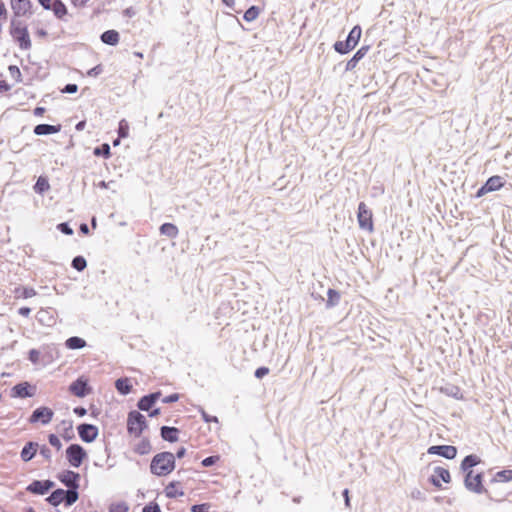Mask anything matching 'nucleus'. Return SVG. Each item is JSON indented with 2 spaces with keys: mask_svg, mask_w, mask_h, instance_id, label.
Here are the masks:
<instances>
[{
  "mask_svg": "<svg viewBox=\"0 0 512 512\" xmlns=\"http://www.w3.org/2000/svg\"><path fill=\"white\" fill-rule=\"evenodd\" d=\"M175 468V456L171 452H161L156 454L150 465V470L154 475L166 476Z\"/></svg>",
  "mask_w": 512,
  "mask_h": 512,
  "instance_id": "1",
  "label": "nucleus"
},
{
  "mask_svg": "<svg viewBox=\"0 0 512 512\" xmlns=\"http://www.w3.org/2000/svg\"><path fill=\"white\" fill-rule=\"evenodd\" d=\"M361 35V27L359 25L354 26L349 32L348 37L345 41H337L334 44L335 51L340 54H347L357 46L361 38Z\"/></svg>",
  "mask_w": 512,
  "mask_h": 512,
  "instance_id": "2",
  "label": "nucleus"
},
{
  "mask_svg": "<svg viewBox=\"0 0 512 512\" xmlns=\"http://www.w3.org/2000/svg\"><path fill=\"white\" fill-rule=\"evenodd\" d=\"M147 428V422L144 415L138 411H131L127 417V432L130 436L138 438Z\"/></svg>",
  "mask_w": 512,
  "mask_h": 512,
  "instance_id": "3",
  "label": "nucleus"
},
{
  "mask_svg": "<svg viewBox=\"0 0 512 512\" xmlns=\"http://www.w3.org/2000/svg\"><path fill=\"white\" fill-rule=\"evenodd\" d=\"M10 34L15 41L18 42L21 49H30L31 48V39L28 33V29L26 25L22 22H11Z\"/></svg>",
  "mask_w": 512,
  "mask_h": 512,
  "instance_id": "4",
  "label": "nucleus"
},
{
  "mask_svg": "<svg viewBox=\"0 0 512 512\" xmlns=\"http://www.w3.org/2000/svg\"><path fill=\"white\" fill-rule=\"evenodd\" d=\"M357 220L360 229L369 233L374 231L373 213L364 202L358 205Z\"/></svg>",
  "mask_w": 512,
  "mask_h": 512,
  "instance_id": "5",
  "label": "nucleus"
},
{
  "mask_svg": "<svg viewBox=\"0 0 512 512\" xmlns=\"http://www.w3.org/2000/svg\"><path fill=\"white\" fill-rule=\"evenodd\" d=\"M87 458V453L79 444H71L66 449V459L70 466L78 468Z\"/></svg>",
  "mask_w": 512,
  "mask_h": 512,
  "instance_id": "6",
  "label": "nucleus"
},
{
  "mask_svg": "<svg viewBox=\"0 0 512 512\" xmlns=\"http://www.w3.org/2000/svg\"><path fill=\"white\" fill-rule=\"evenodd\" d=\"M54 412L51 408L42 406L33 411L31 416L29 417V423L36 424L41 423L46 425L51 422L53 419Z\"/></svg>",
  "mask_w": 512,
  "mask_h": 512,
  "instance_id": "7",
  "label": "nucleus"
},
{
  "mask_svg": "<svg viewBox=\"0 0 512 512\" xmlns=\"http://www.w3.org/2000/svg\"><path fill=\"white\" fill-rule=\"evenodd\" d=\"M465 486L467 489L475 493H482L484 491V487L482 485V474L474 473V471L469 470L465 477Z\"/></svg>",
  "mask_w": 512,
  "mask_h": 512,
  "instance_id": "8",
  "label": "nucleus"
},
{
  "mask_svg": "<svg viewBox=\"0 0 512 512\" xmlns=\"http://www.w3.org/2000/svg\"><path fill=\"white\" fill-rule=\"evenodd\" d=\"M432 455H439L447 459H454L457 455V449L452 445H435L428 448L427 451Z\"/></svg>",
  "mask_w": 512,
  "mask_h": 512,
  "instance_id": "9",
  "label": "nucleus"
},
{
  "mask_svg": "<svg viewBox=\"0 0 512 512\" xmlns=\"http://www.w3.org/2000/svg\"><path fill=\"white\" fill-rule=\"evenodd\" d=\"M10 5L16 17L26 16L31 13V0H11Z\"/></svg>",
  "mask_w": 512,
  "mask_h": 512,
  "instance_id": "10",
  "label": "nucleus"
},
{
  "mask_svg": "<svg viewBox=\"0 0 512 512\" xmlns=\"http://www.w3.org/2000/svg\"><path fill=\"white\" fill-rule=\"evenodd\" d=\"M431 483L438 489L442 488L441 482L450 483L451 475L449 470L443 467H436L430 478Z\"/></svg>",
  "mask_w": 512,
  "mask_h": 512,
  "instance_id": "11",
  "label": "nucleus"
},
{
  "mask_svg": "<svg viewBox=\"0 0 512 512\" xmlns=\"http://www.w3.org/2000/svg\"><path fill=\"white\" fill-rule=\"evenodd\" d=\"M79 437L87 443L94 441L98 435V429L91 424H81L78 426Z\"/></svg>",
  "mask_w": 512,
  "mask_h": 512,
  "instance_id": "12",
  "label": "nucleus"
},
{
  "mask_svg": "<svg viewBox=\"0 0 512 512\" xmlns=\"http://www.w3.org/2000/svg\"><path fill=\"white\" fill-rule=\"evenodd\" d=\"M53 485H54V483L50 480H45V481L35 480L27 487V490L34 494L43 495L46 492H48L53 487Z\"/></svg>",
  "mask_w": 512,
  "mask_h": 512,
  "instance_id": "13",
  "label": "nucleus"
},
{
  "mask_svg": "<svg viewBox=\"0 0 512 512\" xmlns=\"http://www.w3.org/2000/svg\"><path fill=\"white\" fill-rule=\"evenodd\" d=\"M79 474L73 471H65L63 472L59 479L60 481L67 487L71 489H77L78 488V481H79Z\"/></svg>",
  "mask_w": 512,
  "mask_h": 512,
  "instance_id": "14",
  "label": "nucleus"
},
{
  "mask_svg": "<svg viewBox=\"0 0 512 512\" xmlns=\"http://www.w3.org/2000/svg\"><path fill=\"white\" fill-rule=\"evenodd\" d=\"M53 12L55 17L58 19H64L68 14V9L66 5L61 0H53L49 5L48 9Z\"/></svg>",
  "mask_w": 512,
  "mask_h": 512,
  "instance_id": "15",
  "label": "nucleus"
},
{
  "mask_svg": "<svg viewBox=\"0 0 512 512\" xmlns=\"http://www.w3.org/2000/svg\"><path fill=\"white\" fill-rule=\"evenodd\" d=\"M369 46H362L357 52L353 55V57L346 64V71H353L358 62L367 54L369 51Z\"/></svg>",
  "mask_w": 512,
  "mask_h": 512,
  "instance_id": "16",
  "label": "nucleus"
},
{
  "mask_svg": "<svg viewBox=\"0 0 512 512\" xmlns=\"http://www.w3.org/2000/svg\"><path fill=\"white\" fill-rule=\"evenodd\" d=\"M36 392V386H14L11 390V396L13 397H31Z\"/></svg>",
  "mask_w": 512,
  "mask_h": 512,
  "instance_id": "17",
  "label": "nucleus"
},
{
  "mask_svg": "<svg viewBox=\"0 0 512 512\" xmlns=\"http://www.w3.org/2000/svg\"><path fill=\"white\" fill-rule=\"evenodd\" d=\"M168 498H177L184 495L180 482H170L164 489Z\"/></svg>",
  "mask_w": 512,
  "mask_h": 512,
  "instance_id": "18",
  "label": "nucleus"
},
{
  "mask_svg": "<svg viewBox=\"0 0 512 512\" xmlns=\"http://www.w3.org/2000/svg\"><path fill=\"white\" fill-rule=\"evenodd\" d=\"M37 449H38L37 443H35V442L26 443V445L23 447V449L21 451V459L24 462L30 461L35 456Z\"/></svg>",
  "mask_w": 512,
  "mask_h": 512,
  "instance_id": "19",
  "label": "nucleus"
},
{
  "mask_svg": "<svg viewBox=\"0 0 512 512\" xmlns=\"http://www.w3.org/2000/svg\"><path fill=\"white\" fill-rule=\"evenodd\" d=\"M160 395V393H153L142 397L138 403L139 409L143 411H148L156 402V400L160 397Z\"/></svg>",
  "mask_w": 512,
  "mask_h": 512,
  "instance_id": "20",
  "label": "nucleus"
},
{
  "mask_svg": "<svg viewBox=\"0 0 512 512\" xmlns=\"http://www.w3.org/2000/svg\"><path fill=\"white\" fill-rule=\"evenodd\" d=\"M179 430L175 427L164 426L161 428V436L163 439L169 442H175L178 440Z\"/></svg>",
  "mask_w": 512,
  "mask_h": 512,
  "instance_id": "21",
  "label": "nucleus"
},
{
  "mask_svg": "<svg viewBox=\"0 0 512 512\" xmlns=\"http://www.w3.org/2000/svg\"><path fill=\"white\" fill-rule=\"evenodd\" d=\"M60 131V126H54L49 124H39L34 128L36 135H47L54 134Z\"/></svg>",
  "mask_w": 512,
  "mask_h": 512,
  "instance_id": "22",
  "label": "nucleus"
},
{
  "mask_svg": "<svg viewBox=\"0 0 512 512\" xmlns=\"http://www.w3.org/2000/svg\"><path fill=\"white\" fill-rule=\"evenodd\" d=\"M486 188L489 192L497 191L504 186V182L502 181V177L498 175L491 176L485 183Z\"/></svg>",
  "mask_w": 512,
  "mask_h": 512,
  "instance_id": "23",
  "label": "nucleus"
},
{
  "mask_svg": "<svg viewBox=\"0 0 512 512\" xmlns=\"http://www.w3.org/2000/svg\"><path fill=\"white\" fill-rule=\"evenodd\" d=\"M105 44L116 45L119 42V33L116 30H107L101 35Z\"/></svg>",
  "mask_w": 512,
  "mask_h": 512,
  "instance_id": "24",
  "label": "nucleus"
},
{
  "mask_svg": "<svg viewBox=\"0 0 512 512\" xmlns=\"http://www.w3.org/2000/svg\"><path fill=\"white\" fill-rule=\"evenodd\" d=\"M14 295L16 299H27L34 297L36 295V291L30 287H17L14 290Z\"/></svg>",
  "mask_w": 512,
  "mask_h": 512,
  "instance_id": "25",
  "label": "nucleus"
},
{
  "mask_svg": "<svg viewBox=\"0 0 512 512\" xmlns=\"http://www.w3.org/2000/svg\"><path fill=\"white\" fill-rule=\"evenodd\" d=\"M150 441L146 438L140 440L134 447V452L139 455H146L151 452Z\"/></svg>",
  "mask_w": 512,
  "mask_h": 512,
  "instance_id": "26",
  "label": "nucleus"
},
{
  "mask_svg": "<svg viewBox=\"0 0 512 512\" xmlns=\"http://www.w3.org/2000/svg\"><path fill=\"white\" fill-rule=\"evenodd\" d=\"M479 463H480V458L477 455L471 454V455L466 456L463 459V461L461 463V468L464 471L468 472L472 467H474L475 465H477Z\"/></svg>",
  "mask_w": 512,
  "mask_h": 512,
  "instance_id": "27",
  "label": "nucleus"
},
{
  "mask_svg": "<svg viewBox=\"0 0 512 512\" xmlns=\"http://www.w3.org/2000/svg\"><path fill=\"white\" fill-rule=\"evenodd\" d=\"M160 232H161V234L166 235L169 238H176L178 236V233H179L178 228L176 227V225H174L172 223H164L160 227Z\"/></svg>",
  "mask_w": 512,
  "mask_h": 512,
  "instance_id": "28",
  "label": "nucleus"
},
{
  "mask_svg": "<svg viewBox=\"0 0 512 512\" xmlns=\"http://www.w3.org/2000/svg\"><path fill=\"white\" fill-rule=\"evenodd\" d=\"M47 501L53 505L58 506L60 503L64 501V490L57 489L51 493V495L47 498Z\"/></svg>",
  "mask_w": 512,
  "mask_h": 512,
  "instance_id": "29",
  "label": "nucleus"
},
{
  "mask_svg": "<svg viewBox=\"0 0 512 512\" xmlns=\"http://www.w3.org/2000/svg\"><path fill=\"white\" fill-rule=\"evenodd\" d=\"M86 345V342L84 339L80 338V337H70L66 340V346L69 348V349H81L83 347H85Z\"/></svg>",
  "mask_w": 512,
  "mask_h": 512,
  "instance_id": "30",
  "label": "nucleus"
},
{
  "mask_svg": "<svg viewBox=\"0 0 512 512\" xmlns=\"http://www.w3.org/2000/svg\"><path fill=\"white\" fill-rule=\"evenodd\" d=\"M340 299V294L338 291L334 289H329L327 292V307L331 308L338 304Z\"/></svg>",
  "mask_w": 512,
  "mask_h": 512,
  "instance_id": "31",
  "label": "nucleus"
},
{
  "mask_svg": "<svg viewBox=\"0 0 512 512\" xmlns=\"http://www.w3.org/2000/svg\"><path fill=\"white\" fill-rule=\"evenodd\" d=\"M259 14L260 9L257 6H251L245 11L243 18L247 22H252L258 18Z\"/></svg>",
  "mask_w": 512,
  "mask_h": 512,
  "instance_id": "32",
  "label": "nucleus"
},
{
  "mask_svg": "<svg viewBox=\"0 0 512 512\" xmlns=\"http://www.w3.org/2000/svg\"><path fill=\"white\" fill-rule=\"evenodd\" d=\"M129 130H130L129 123L125 119L120 120L119 126H118L119 138H122V139L127 138L129 136Z\"/></svg>",
  "mask_w": 512,
  "mask_h": 512,
  "instance_id": "33",
  "label": "nucleus"
},
{
  "mask_svg": "<svg viewBox=\"0 0 512 512\" xmlns=\"http://www.w3.org/2000/svg\"><path fill=\"white\" fill-rule=\"evenodd\" d=\"M50 188L48 180L44 177H39L37 179L36 184L34 185V190L38 193H43Z\"/></svg>",
  "mask_w": 512,
  "mask_h": 512,
  "instance_id": "34",
  "label": "nucleus"
},
{
  "mask_svg": "<svg viewBox=\"0 0 512 512\" xmlns=\"http://www.w3.org/2000/svg\"><path fill=\"white\" fill-rule=\"evenodd\" d=\"M9 75L14 80L15 83L22 82V73L18 66L10 65L8 67Z\"/></svg>",
  "mask_w": 512,
  "mask_h": 512,
  "instance_id": "35",
  "label": "nucleus"
},
{
  "mask_svg": "<svg viewBox=\"0 0 512 512\" xmlns=\"http://www.w3.org/2000/svg\"><path fill=\"white\" fill-rule=\"evenodd\" d=\"M93 153L95 156H103L107 159L111 156L110 146L107 143H104L101 146L96 147Z\"/></svg>",
  "mask_w": 512,
  "mask_h": 512,
  "instance_id": "36",
  "label": "nucleus"
},
{
  "mask_svg": "<svg viewBox=\"0 0 512 512\" xmlns=\"http://www.w3.org/2000/svg\"><path fill=\"white\" fill-rule=\"evenodd\" d=\"M78 499V493L76 489H71L68 491H64V500L66 501V505H72Z\"/></svg>",
  "mask_w": 512,
  "mask_h": 512,
  "instance_id": "37",
  "label": "nucleus"
},
{
  "mask_svg": "<svg viewBox=\"0 0 512 512\" xmlns=\"http://www.w3.org/2000/svg\"><path fill=\"white\" fill-rule=\"evenodd\" d=\"M71 392L78 397H84L91 391L90 386H70Z\"/></svg>",
  "mask_w": 512,
  "mask_h": 512,
  "instance_id": "38",
  "label": "nucleus"
},
{
  "mask_svg": "<svg viewBox=\"0 0 512 512\" xmlns=\"http://www.w3.org/2000/svg\"><path fill=\"white\" fill-rule=\"evenodd\" d=\"M72 266L78 271H82L86 267V260L82 256H77L72 261Z\"/></svg>",
  "mask_w": 512,
  "mask_h": 512,
  "instance_id": "39",
  "label": "nucleus"
},
{
  "mask_svg": "<svg viewBox=\"0 0 512 512\" xmlns=\"http://www.w3.org/2000/svg\"><path fill=\"white\" fill-rule=\"evenodd\" d=\"M63 424H67V427L64 428V431L62 433V437L65 439V440H70L73 438L74 434H73V426H72V422L71 421H68V422H65L63 421Z\"/></svg>",
  "mask_w": 512,
  "mask_h": 512,
  "instance_id": "40",
  "label": "nucleus"
},
{
  "mask_svg": "<svg viewBox=\"0 0 512 512\" xmlns=\"http://www.w3.org/2000/svg\"><path fill=\"white\" fill-rule=\"evenodd\" d=\"M28 359L33 363V364H38L40 363V360H41V353L39 350L37 349H31L28 353Z\"/></svg>",
  "mask_w": 512,
  "mask_h": 512,
  "instance_id": "41",
  "label": "nucleus"
},
{
  "mask_svg": "<svg viewBox=\"0 0 512 512\" xmlns=\"http://www.w3.org/2000/svg\"><path fill=\"white\" fill-rule=\"evenodd\" d=\"M48 441L50 443L51 446H53L54 448H56V450H61L62 448V443L59 439V437L55 434H50L48 436Z\"/></svg>",
  "mask_w": 512,
  "mask_h": 512,
  "instance_id": "42",
  "label": "nucleus"
},
{
  "mask_svg": "<svg viewBox=\"0 0 512 512\" xmlns=\"http://www.w3.org/2000/svg\"><path fill=\"white\" fill-rule=\"evenodd\" d=\"M496 478L500 481L512 480V470H503L496 474Z\"/></svg>",
  "mask_w": 512,
  "mask_h": 512,
  "instance_id": "43",
  "label": "nucleus"
},
{
  "mask_svg": "<svg viewBox=\"0 0 512 512\" xmlns=\"http://www.w3.org/2000/svg\"><path fill=\"white\" fill-rule=\"evenodd\" d=\"M129 508L125 503L112 504L110 512H128Z\"/></svg>",
  "mask_w": 512,
  "mask_h": 512,
  "instance_id": "44",
  "label": "nucleus"
},
{
  "mask_svg": "<svg viewBox=\"0 0 512 512\" xmlns=\"http://www.w3.org/2000/svg\"><path fill=\"white\" fill-rule=\"evenodd\" d=\"M142 512H161V508L156 502H150L144 506Z\"/></svg>",
  "mask_w": 512,
  "mask_h": 512,
  "instance_id": "45",
  "label": "nucleus"
},
{
  "mask_svg": "<svg viewBox=\"0 0 512 512\" xmlns=\"http://www.w3.org/2000/svg\"><path fill=\"white\" fill-rule=\"evenodd\" d=\"M220 460L219 456H209L202 460L203 467H210Z\"/></svg>",
  "mask_w": 512,
  "mask_h": 512,
  "instance_id": "46",
  "label": "nucleus"
},
{
  "mask_svg": "<svg viewBox=\"0 0 512 512\" xmlns=\"http://www.w3.org/2000/svg\"><path fill=\"white\" fill-rule=\"evenodd\" d=\"M210 509V504L203 503V504H196L191 507L192 512H208Z\"/></svg>",
  "mask_w": 512,
  "mask_h": 512,
  "instance_id": "47",
  "label": "nucleus"
},
{
  "mask_svg": "<svg viewBox=\"0 0 512 512\" xmlns=\"http://www.w3.org/2000/svg\"><path fill=\"white\" fill-rule=\"evenodd\" d=\"M57 228L66 235H72L73 230L69 227L67 223H60L58 224Z\"/></svg>",
  "mask_w": 512,
  "mask_h": 512,
  "instance_id": "48",
  "label": "nucleus"
},
{
  "mask_svg": "<svg viewBox=\"0 0 512 512\" xmlns=\"http://www.w3.org/2000/svg\"><path fill=\"white\" fill-rule=\"evenodd\" d=\"M78 90V86L76 84H67L65 88L62 90L64 93H75Z\"/></svg>",
  "mask_w": 512,
  "mask_h": 512,
  "instance_id": "49",
  "label": "nucleus"
},
{
  "mask_svg": "<svg viewBox=\"0 0 512 512\" xmlns=\"http://www.w3.org/2000/svg\"><path fill=\"white\" fill-rule=\"evenodd\" d=\"M268 372H269V369H268L267 367H260V368H258V369L256 370V372H255V376H256L257 378H261V377H263L264 375H267V374H268Z\"/></svg>",
  "mask_w": 512,
  "mask_h": 512,
  "instance_id": "50",
  "label": "nucleus"
},
{
  "mask_svg": "<svg viewBox=\"0 0 512 512\" xmlns=\"http://www.w3.org/2000/svg\"><path fill=\"white\" fill-rule=\"evenodd\" d=\"M72 5L78 8H83L90 0H70Z\"/></svg>",
  "mask_w": 512,
  "mask_h": 512,
  "instance_id": "51",
  "label": "nucleus"
},
{
  "mask_svg": "<svg viewBox=\"0 0 512 512\" xmlns=\"http://www.w3.org/2000/svg\"><path fill=\"white\" fill-rule=\"evenodd\" d=\"M202 417L205 422H218L217 417L208 415L205 411H202Z\"/></svg>",
  "mask_w": 512,
  "mask_h": 512,
  "instance_id": "52",
  "label": "nucleus"
},
{
  "mask_svg": "<svg viewBox=\"0 0 512 512\" xmlns=\"http://www.w3.org/2000/svg\"><path fill=\"white\" fill-rule=\"evenodd\" d=\"M10 89H11V85H9L4 80H0V92H8Z\"/></svg>",
  "mask_w": 512,
  "mask_h": 512,
  "instance_id": "53",
  "label": "nucleus"
},
{
  "mask_svg": "<svg viewBox=\"0 0 512 512\" xmlns=\"http://www.w3.org/2000/svg\"><path fill=\"white\" fill-rule=\"evenodd\" d=\"M179 399V396L178 394H172L166 398L163 399V402L165 403H170V402H175Z\"/></svg>",
  "mask_w": 512,
  "mask_h": 512,
  "instance_id": "54",
  "label": "nucleus"
},
{
  "mask_svg": "<svg viewBox=\"0 0 512 512\" xmlns=\"http://www.w3.org/2000/svg\"><path fill=\"white\" fill-rule=\"evenodd\" d=\"M486 193H489V190L486 188V185L484 184L480 189H478V191L476 193V196L477 197H482Z\"/></svg>",
  "mask_w": 512,
  "mask_h": 512,
  "instance_id": "55",
  "label": "nucleus"
},
{
  "mask_svg": "<svg viewBox=\"0 0 512 512\" xmlns=\"http://www.w3.org/2000/svg\"><path fill=\"white\" fill-rule=\"evenodd\" d=\"M30 312H31V309L29 307H21L19 309V314L22 316H25V317L29 316Z\"/></svg>",
  "mask_w": 512,
  "mask_h": 512,
  "instance_id": "56",
  "label": "nucleus"
},
{
  "mask_svg": "<svg viewBox=\"0 0 512 512\" xmlns=\"http://www.w3.org/2000/svg\"><path fill=\"white\" fill-rule=\"evenodd\" d=\"M343 496H344V498H345V505H346L347 507H350V498H349V490H348V489H345V490L343 491Z\"/></svg>",
  "mask_w": 512,
  "mask_h": 512,
  "instance_id": "57",
  "label": "nucleus"
},
{
  "mask_svg": "<svg viewBox=\"0 0 512 512\" xmlns=\"http://www.w3.org/2000/svg\"><path fill=\"white\" fill-rule=\"evenodd\" d=\"M118 388V390L120 391V393L122 394H127L130 392V387L131 386H116Z\"/></svg>",
  "mask_w": 512,
  "mask_h": 512,
  "instance_id": "58",
  "label": "nucleus"
},
{
  "mask_svg": "<svg viewBox=\"0 0 512 512\" xmlns=\"http://www.w3.org/2000/svg\"><path fill=\"white\" fill-rule=\"evenodd\" d=\"M40 452L46 458L50 457V450L46 446L41 447Z\"/></svg>",
  "mask_w": 512,
  "mask_h": 512,
  "instance_id": "59",
  "label": "nucleus"
},
{
  "mask_svg": "<svg viewBox=\"0 0 512 512\" xmlns=\"http://www.w3.org/2000/svg\"><path fill=\"white\" fill-rule=\"evenodd\" d=\"M53 0H38V2L41 4V6L44 8V9H48V5L52 2Z\"/></svg>",
  "mask_w": 512,
  "mask_h": 512,
  "instance_id": "60",
  "label": "nucleus"
},
{
  "mask_svg": "<svg viewBox=\"0 0 512 512\" xmlns=\"http://www.w3.org/2000/svg\"><path fill=\"white\" fill-rule=\"evenodd\" d=\"M80 231L83 233V234H88L89 233V228L87 226V224L83 223L80 225Z\"/></svg>",
  "mask_w": 512,
  "mask_h": 512,
  "instance_id": "61",
  "label": "nucleus"
},
{
  "mask_svg": "<svg viewBox=\"0 0 512 512\" xmlns=\"http://www.w3.org/2000/svg\"><path fill=\"white\" fill-rule=\"evenodd\" d=\"M99 71H101L100 66L94 67L88 71V75H96Z\"/></svg>",
  "mask_w": 512,
  "mask_h": 512,
  "instance_id": "62",
  "label": "nucleus"
},
{
  "mask_svg": "<svg viewBox=\"0 0 512 512\" xmlns=\"http://www.w3.org/2000/svg\"><path fill=\"white\" fill-rule=\"evenodd\" d=\"M74 412L80 416H83L86 414V410L84 408H75Z\"/></svg>",
  "mask_w": 512,
  "mask_h": 512,
  "instance_id": "63",
  "label": "nucleus"
},
{
  "mask_svg": "<svg viewBox=\"0 0 512 512\" xmlns=\"http://www.w3.org/2000/svg\"><path fill=\"white\" fill-rule=\"evenodd\" d=\"M185 452H186L185 448H181V449H179V450L177 451L176 456H177L178 458H182V457L185 455Z\"/></svg>",
  "mask_w": 512,
  "mask_h": 512,
  "instance_id": "64",
  "label": "nucleus"
}]
</instances>
